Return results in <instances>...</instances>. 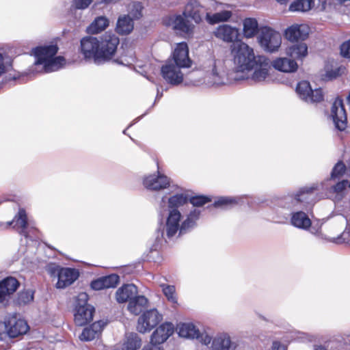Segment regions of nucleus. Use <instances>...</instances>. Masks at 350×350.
<instances>
[{"instance_id":"obj_20","label":"nucleus","mask_w":350,"mask_h":350,"mask_svg":"<svg viewBox=\"0 0 350 350\" xmlns=\"http://www.w3.org/2000/svg\"><path fill=\"white\" fill-rule=\"evenodd\" d=\"M315 190H317V187L314 185L301 188L292 200V202L295 204L300 202L303 204L304 207L307 208L313 205L317 200Z\"/></svg>"},{"instance_id":"obj_23","label":"nucleus","mask_w":350,"mask_h":350,"mask_svg":"<svg viewBox=\"0 0 350 350\" xmlns=\"http://www.w3.org/2000/svg\"><path fill=\"white\" fill-rule=\"evenodd\" d=\"M174 325L171 323H165L158 327L151 335V340L159 345L165 342L174 333Z\"/></svg>"},{"instance_id":"obj_5","label":"nucleus","mask_w":350,"mask_h":350,"mask_svg":"<svg viewBox=\"0 0 350 350\" xmlns=\"http://www.w3.org/2000/svg\"><path fill=\"white\" fill-rule=\"evenodd\" d=\"M88 295L80 293L75 299L74 308V322L77 326H84L93 319L94 308L88 304Z\"/></svg>"},{"instance_id":"obj_54","label":"nucleus","mask_w":350,"mask_h":350,"mask_svg":"<svg viewBox=\"0 0 350 350\" xmlns=\"http://www.w3.org/2000/svg\"><path fill=\"white\" fill-rule=\"evenodd\" d=\"M5 71V66L4 64V59L2 54L0 53V76H1Z\"/></svg>"},{"instance_id":"obj_38","label":"nucleus","mask_w":350,"mask_h":350,"mask_svg":"<svg viewBox=\"0 0 350 350\" xmlns=\"http://www.w3.org/2000/svg\"><path fill=\"white\" fill-rule=\"evenodd\" d=\"M133 27V18L129 15H123L118 20L116 31L120 34L126 35L131 32Z\"/></svg>"},{"instance_id":"obj_21","label":"nucleus","mask_w":350,"mask_h":350,"mask_svg":"<svg viewBox=\"0 0 350 350\" xmlns=\"http://www.w3.org/2000/svg\"><path fill=\"white\" fill-rule=\"evenodd\" d=\"M310 33V27L306 24H294L285 31V37L291 42L306 40Z\"/></svg>"},{"instance_id":"obj_44","label":"nucleus","mask_w":350,"mask_h":350,"mask_svg":"<svg viewBox=\"0 0 350 350\" xmlns=\"http://www.w3.org/2000/svg\"><path fill=\"white\" fill-rule=\"evenodd\" d=\"M142 5L139 2H133L129 6V15L133 20L139 18L142 16Z\"/></svg>"},{"instance_id":"obj_7","label":"nucleus","mask_w":350,"mask_h":350,"mask_svg":"<svg viewBox=\"0 0 350 350\" xmlns=\"http://www.w3.org/2000/svg\"><path fill=\"white\" fill-rule=\"evenodd\" d=\"M258 42L265 51L275 52L281 45L282 36L279 32L273 29L264 27L260 29Z\"/></svg>"},{"instance_id":"obj_11","label":"nucleus","mask_w":350,"mask_h":350,"mask_svg":"<svg viewBox=\"0 0 350 350\" xmlns=\"http://www.w3.org/2000/svg\"><path fill=\"white\" fill-rule=\"evenodd\" d=\"M161 320L162 316L157 310H148L138 319L137 330L142 334L148 332Z\"/></svg>"},{"instance_id":"obj_31","label":"nucleus","mask_w":350,"mask_h":350,"mask_svg":"<svg viewBox=\"0 0 350 350\" xmlns=\"http://www.w3.org/2000/svg\"><path fill=\"white\" fill-rule=\"evenodd\" d=\"M275 69L284 72H292L297 69V64L293 59L281 57L275 59L271 64Z\"/></svg>"},{"instance_id":"obj_15","label":"nucleus","mask_w":350,"mask_h":350,"mask_svg":"<svg viewBox=\"0 0 350 350\" xmlns=\"http://www.w3.org/2000/svg\"><path fill=\"white\" fill-rule=\"evenodd\" d=\"M213 36L226 43H234L240 36L239 29L230 25L224 24L217 26L213 31Z\"/></svg>"},{"instance_id":"obj_28","label":"nucleus","mask_w":350,"mask_h":350,"mask_svg":"<svg viewBox=\"0 0 350 350\" xmlns=\"http://www.w3.org/2000/svg\"><path fill=\"white\" fill-rule=\"evenodd\" d=\"M18 286V282L14 278H7L0 282V303L3 304Z\"/></svg>"},{"instance_id":"obj_36","label":"nucleus","mask_w":350,"mask_h":350,"mask_svg":"<svg viewBox=\"0 0 350 350\" xmlns=\"http://www.w3.org/2000/svg\"><path fill=\"white\" fill-rule=\"evenodd\" d=\"M142 346V338L134 332L127 333L122 345V350H137Z\"/></svg>"},{"instance_id":"obj_49","label":"nucleus","mask_w":350,"mask_h":350,"mask_svg":"<svg viewBox=\"0 0 350 350\" xmlns=\"http://www.w3.org/2000/svg\"><path fill=\"white\" fill-rule=\"evenodd\" d=\"M236 201L234 198H228V197H221L219 198L217 201L215 202L214 206L215 207H219L221 206H225L228 204H231L235 203Z\"/></svg>"},{"instance_id":"obj_18","label":"nucleus","mask_w":350,"mask_h":350,"mask_svg":"<svg viewBox=\"0 0 350 350\" xmlns=\"http://www.w3.org/2000/svg\"><path fill=\"white\" fill-rule=\"evenodd\" d=\"M331 116L336 129L344 131L347 128V117L342 100L336 99L334 102Z\"/></svg>"},{"instance_id":"obj_33","label":"nucleus","mask_w":350,"mask_h":350,"mask_svg":"<svg viewBox=\"0 0 350 350\" xmlns=\"http://www.w3.org/2000/svg\"><path fill=\"white\" fill-rule=\"evenodd\" d=\"M286 53L293 59H302L308 55V46L303 42L293 44L286 49Z\"/></svg>"},{"instance_id":"obj_16","label":"nucleus","mask_w":350,"mask_h":350,"mask_svg":"<svg viewBox=\"0 0 350 350\" xmlns=\"http://www.w3.org/2000/svg\"><path fill=\"white\" fill-rule=\"evenodd\" d=\"M271 68V64L268 58L262 55L257 56V61L254 65L253 73L251 79L254 82H261L265 81L269 76V70Z\"/></svg>"},{"instance_id":"obj_32","label":"nucleus","mask_w":350,"mask_h":350,"mask_svg":"<svg viewBox=\"0 0 350 350\" xmlns=\"http://www.w3.org/2000/svg\"><path fill=\"white\" fill-rule=\"evenodd\" d=\"M291 224L300 229L306 230L311 226V221L308 216L303 211H297L292 213Z\"/></svg>"},{"instance_id":"obj_41","label":"nucleus","mask_w":350,"mask_h":350,"mask_svg":"<svg viewBox=\"0 0 350 350\" xmlns=\"http://www.w3.org/2000/svg\"><path fill=\"white\" fill-rule=\"evenodd\" d=\"M314 6V0H295L289 6L291 12H306Z\"/></svg>"},{"instance_id":"obj_55","label":"nucleus","mask_w":350,"mask_h":350,"mask_svg":"<svg viewBox=\"0 0 350 350\" xmlns=\"http://www.w3.org/2000/svg\"><path fill=\"white\" fill-rule=\"evenodd\" d=\"M319 230H320V228H315V227H314V226H312V227H311V228L310 229V232L312 234H319Z\"/></svg>"},{"instance_id":"obj_24","label":"nucleus","mask_w":350,"mask_h":350,"mask_svg":"<svg viewBox=\"0 0 350 350\" xmlns=\"http://www.w3.org/2000/svg\"><path fill=\"white\" fill-rule=\"evenodd\" d=\"M79 273L74 269L62 268L58 272L57 288H64L72 284L78 278Z\"/></svg>"},{"instance_id":"obj_57","label":"nucleus","mask_w":350,"mask_h":350,"mask_svg":"<svg viewBox=\"0 0 350 350\" xmlns=\"http://www.w3.org/2000/svg\"><path fill=\"white\" fill-rule=\"evenodd\" d=\"M314 350H327V349L323 346H316L314 347Z\"/></svg>"},{"instance_id":"obj_58","label":"nucleus","mask_w":350,"mask_h":350,"mask_svg":"<svg viewBox=\"0 0 350 350\" xmlns=\"http://www.w3.org/2000/svg\"><path fill=\"white\" fill-rule=\"evenodd\" d=\"M276 1L279 3L283 5V4H286V3L288 2V0H276Z\"/></svg>"},{"instance_id":"obj_37","label":"nucleus","mask_w":350,"mask_h":350,"mask_svg":"<svg viewBox=\"0 0 350 350\" xmlns=\"http://www.w3.org/2000/svg\"><path fill=\"white\" fill-rule=\"evenodd\" d=\"M258 31V23L256 18H246L243 21V34L245 38H254Z\"/></svg>"},{"instance_id":"obj_12","label":"nucleus","mask_w":350,"mask_h":350,"mask_svg":"<svg viewBox=\"0 0 350 350\" xmlns=\"http://www.w3.org/2000/svg\"><path fill=\"white\" fill-rule=\"evenodd\" d=\"M296 92L301 99L307 103H319L323 98L321 89L312 90L309 82L303 81L297 84Z\"/></svg>"},{"instance_id":"obj_29","label":"nucleus","mask_w":350,"mask_h":350,"mask_svg":"<svg viewBox=\"0 0 350 350\" xmlns=\"http://www.w3.org/2000/svg\"><path fill=\"white\" fill-rule=\"evenodd\" d=\"M15 224L14 226V228L20 229L19 233L25 236V237H28V232L27 230V217L26 215V212L24 209L21 208L18 211V214L14 217L12 221H8L5 226V228H9L12 224Z\"/></svg>"},{"instance_id":"obj_46","label":"nucleus","mask_w":350,"mask_h":350,"mask_svg":"<svg viewBox=\"0 0 350 350\" xmlns=\"http://www.w3.org/2000/svg\"><path fill=\"white\" fill-rule=\"evenodd\" d=\"M33 299V293L31 291H25L18 294V302L19 304H27Z\"/></svg>"},{"instance_id":"obj_8","label":"nucleus","mask_w":350,"mask_h":350,"mask_svg":"<svg viewBox=\"0 0 350 350\" xmlns=\"http://www.w3.org/2000/svg\"><path fill=\"white\" fill-rule=\"evenodd\" d=\"M187 17L182 14H173L165 17L163 23L178 33L190 36L193 34L196 26Z\"/></svg>"},{"instance_id":"obj_2","label":"nucleus","mask_w":350,"mask_h":350,"mask_svg":"<svg viewBox=\"0 0 350 350\" xmlns=\"http://www.w3.org/2000/svg\"><path fill=\"white\" fill-rule=\"evenodd\" d=\"M230 51L237 72L252 71L257 61L252 47L242 40H238L230 45Z\"/></svg>"},{"instance_id":"obj_53","label":"nucleus","mask_w":350,"mask_h":350,"mask_svg":"<svg viewBox=\"0 0 350 350\" xmlns=\"http://www.w3.org/2000/svg\"><path fill=\"white\" fill-rule=\"evenodd\" d=\"M272 350H286V347L278 341H274L271 347Z\"/></svg>"},{"instance_id":"obj_39","label":"nucleus","mask_w":350,"mask_h":350,"mask_svg":"<svg viewBox=\"0 0 350 350\" xmlns=\"http://www.w3.org/2000/svg\"><path fill=\"white\" fill-rule=\"evenodd\" d=\"M232 13L230 10H221L214 14L206 13V20L210 25L226 22L232 17Z\"/></svg>"},{"instance_id":"obj_17","label":"nucleus","mask_w":350,"mask_h":350,"mask_svg":"<svg viewBox=\"0 0 350 350\" xmlns=\"http://www.w3.org/2000/svg\"><path fill=\"white\" fill-rule=\"evenodd\" d=\"M183 12L185 17L191 18L196 24H200L207 12L198 0H189Z\"/></svg>"},{"instance_id":"obj_13","label":"nucleus","mask_w":350,"mask_h":350,"mask_svg":"<svg viewBox=\"0 0 350 350\" xmlns=\"http://www.w3.org/2000/svg\"><path fill=\"white\" fill-rule=\"evenodd\" d=\"M99 40L96 38L88 36L81 40V50L85 59H93L97 64H100L99 56L100 51Z\"/></svg>"},{"instance_id":"obj_50","label":"nucleus","mask_w":350,"mask_h":350,"mask_svg":"<svg viewBox=\"0 0 350 350\" xmlns=\"http://www.w3.org/2000/svg\"><path fill=\"white\" fill-rule=\"evenodd\" d=\"M340 53L342 57L350 58V39L342 44Z\"/></svg>"},{"instance_id":"obj_4","label":"nucleus","mask_w":350,"mask_h":350,"mask_svg":"<svg viewBox=\"0 0 350 350\" xmlns=\"http://www.w3.org/2000/svg\"><path fill=\"white\" fill-rule=\"evenodd\" d=\"M200 211L194 210L191 212L187 218L180 224L181 220V214L177 209L170 210L169 215L166 221V234L168 238L174 237L179 230V234L185 233L187 230L193 228L196 220L198 218Z\"/></svg>"},{"instance_id":"obj_43","label":"nucleus","mask_w":350,"mask_h":350,"mask_svg":"<svg viewBox=\"0 0 350 350\" xmlns=\"http://www.w3.org/2000/svg\"><path fill=\"white\" fill-rule=\"evenodd\" d=\"M347 184L348 181L345 180L338 182L335 185L331 187L329 192L335 193L336 195V198L338 200H340L343 196L344 191L346 189Z\"/></svg>"},{"instance_id":"obj_26","label":"nucleus","mask_w":350,"mask_h":350,"mask_svg":"<svg viewBox=\"0 0 350 350\" xmlns=\"http://www.w3.org/2000/svg\"><path fill=\"white\" fill-rule=\"evenodd\" d=\"M210 348L211 350H231L234 349L233 342L226 333H219L211 338Z\"/></svg>"},{"instance_id":"obj_14","label":"nucleus","mask_w":350,"mask_h":350,"mask_svg":"<svg viewBox=\"0 0 350 350\" xmlns=\"http://www.w3.org/2000/svg\"><path fill=\"white\" fill-rule=\"evenodd\" d=\"M178 65L167 61L165 64L161 67V75L163 79L169 83L173 85H177L183 81L184 75Z\"/></svg>"},{"instance_id":"obj_30","label":"nucleus","mask_w":350,"mask_h":350,"mask_svg":"<svg viewBox=\"0 0 350 350\" xmlns=\"http://www.w3.org/2000/svg\"><path fill=\"white\" fill-rule=\"evenodd\" d=\"M118 282L119 276L116 274H111L92 281L91 287L94 290L99 291L104 288H114Z\"/></svg>"},{"instance_id":"obj_22","label":"nucleus","mask_w":350,"mask_h":350,"mask_svg":"<svg viewBox=\"0 0 350 350\" xmlns=\"http://www.w3.org/2000/svg\"><path fill=\"white\" fill-rule=\"evenodd\" d=\"M144 186L150 190H160L169 186L170 179L165 175L161 174L158 171V174H152L146 176L143 180Z\"/></svg>"},{"instance_id":"obj_9","label":"nucleus","mask_w":350,"mask_h":350,"mask_svg":"<svg viewBox=\"0 0 350 350\" xmlns=\"http://www.w3.org/2000/svg\"><path fill=\"white\" fill-rule=\"evenodd\" d=\"M5 329L10 338H16L26 334L29 329L27 322L23 319H18L16 317H10L4 323L0 321V334Z\"/></svg>"},{"instance_id":"obj_42","label":"nucleus","mask_w":350,"mask_h":350,"mask_svg":"<svg viewBox=\"0 0 350 350\" xmlns=\"http://www.w3.org/2000/svg\"><path fill=\"white\" fill-rule=\"evenodd\" d=\"M188 196L185 193H176L168 199L170 210L177 209L188 201Z\"/></svg>"},{"instance_id":"obj_3","label":"nucleus","mask_w":350,"mask_h":350,"mask_svg":"<svg viewBox=\"0 0 350 350\" xmlns=\"http://www.w3.org/2000/svg\"><path fill=\"white\" fill-rule=\"evenodd\" d=\"M57 51V45L54 44L35 48L33 51L36 58L35 64L43 65L46 72L59 70L65 64L66 60L61 56L54 57Z\"/></svg>"},{"instance_id":"obj_52","label":"nucleus","mask_w":350,"mask_h":350,"mask_svg":"<svg viewBox=\"0 0 350 350\" xmlns=\"http://www.w3.org/2000/svg\"><path fill=\"white\" fill-rule=\"evenodd\" d=\"M142 350H163V349L159 344H156V342H153L150 340V343L145 345Z\"/></svg>"},{"instance_id":"obj_1","label":"nucleus","mask_w":350,"mask_h":350,"mask_svg":"<svg viewBox=\"0 0 350 350\" xmlns=\"http://www.w3.org/2000/svg\"><path fill=\"white\" fill-rule=\"evenodd\" d=\"M206 83L209 86H221L230 84L233 81L226 66V61L213 55L205 63Z\"/></svg>"},{"instance_id":"obj_34","label":"nucleus","mask_w":350,"mask_h":350,"mask_svg":"<svg viewBox=\"0 0 350 350\" xmlns=\"http://www.w3.org/2000/svg\"><path fill=\"white\" fill-rule=\"evenodd\" d=\"M148 299L143 295H135L129 302L127 308L130 312L133 314L137 315L147 307Z\"/></svg>"},{"instance_id":"obj_19","label":"nucleus","mask_w":350,"mask_h":350,"mask_svg":"<svg viewBox=\"0 0 350 350\" xmlns=\"http://www.w3.org/2000/svg\"><path fill=\"white\" fill-rule=\"evenodd\" d=\"M172 62L180 68H190L192 61L189 57V48L186 42L177 44L172 55Z\"/></svg>"},{"instance_id":"obj_51","label":"nucleus","mask_w":350,"mask_h":350,"mask_svg":"<svg viewBox=\"0 0 350 350\" xmlns=\"http://www.w3.org/2000/svg\"><path fill=\"white\" fill-rule=\"evenodd\" d=\"M92 0H75L76 8L78 9H85L89 6Z\"/></svg>"},{"instance_id":"obj_40","label":"nucleus","mask_w":350,"mask_h":350,"mask_svg":"<svg viewBox=\"0 0 350 350\" xmlns=\"http://www.w3.org/2000/svg\"><path fill=\"white\" fill-rule=\"evenodd\" d=\"M109 21L105 16H98L88 27V32L92 34L98 33L109 26Z\"/></svg>"},{"instance_id":"obj_35","label":"nucleus","mask_w":350,"mask_h":350,"mask_svg":"<svg viewBox=\"0 0 350 350\" xmlns=\"http://www.w3.org/2000/svg\"><path fill=\"white\" fill-rule=\"evenodd\" d=\"M334 222L340 224L341 228L346 226V229L342 234L336 239L337 243H349L350 241V219L343 216L339 215L335 218Z\"/></svg>"},{"instance_id":"obj_47","label":"nucleus","mask_w":350,"mask_h":350,"mask_svg":"<svg viewBox=\"0 0 350 350\" xmlns=\"http://www.w3.org/2000/svg\"><path fill=\"white\" fill-rule=\"evenodd\" d=\"M345 170V165L342 162H338L336 164L332 172V179H336L340 178Z\"/></svg>"},{"instance_id":"obj_10","label":"nucleus","mask_w":350,"mask_h":350,"mask_svg":"<svg viewBox=\"0 0 350 350\" xmlns=\"http://www.w3.org/2000/svg\"><path fill=\"white\" fill-rule=\"evenodd\" d=\"M176 330L180 337L197 338L205 345H208L211 340V337L206 334H200L199 329L191 323H179L177 325Z\"/></svg>"},{"instance_id":"obj_45","label":"nucleus","mask_w":350,"mask_h":350,"mask_svg":"<svg viewBox=\"0 0 350 350\" xmlns=\"http://www.w3.org/2000/svg\"><path fill=\"white\" fill-rule=\"evenodd\" d=\"M160 286L162 288V291L164 293L167 299L173 302L176 303L177 299L175 295V287L172 285H166L164 284H160Z\"/></svg>"},{"instance_id":"obj_25","label":"nucleus","mask_w":350,"mask_h":350,"mask_svg":"<svg viewBox=\"0 0 350 350\" xmlns=\"http://www.w3.org/2000/svg\"><path fill=\"white\" fill-rule=\"evenodd\" d=\"M107 323L103 321H98L92 323L90 327H85L79 336L82 341H90L98 337Z\"/></svg>"},{"instance_id":"obj_27","label":"nucleus","mask_w":350,"mask_h":350,"mask_svg":"<svg viewBox=\"0 0 350 350\" xmlns=\"http://www.w3.org/2000/svg\"><path fill=\"white\" fill-rule=\"evenodd\" d=\"M137 288L133 284H124L118 288L116 292V299L120 304L130 301L137 295Z\"/></svg>"},{"instance_id":"obj_56","label":"nucleus","mask_w":350,"mask_h":350,"mask_svg":"<svg viewBox=\"0 0 350 350\" xmlns=\"http://www.w3.org/2000/svg\"><path fill=\"white\" fill-rule=\"evenodd\" d=\"M326 5H327V3H326V1H322V3H321V6L319 9L320 11H323L325 10V7H326Z\"/></svg>"},{"instance_id":"obj_48","label":"nucleus","mask_w":350,"mask_h":350,"mask_svg":"<svg viewBox=\"0 0 350 350\" xmlns=\"http://www.w3.org/2000/svg\"><path fill=\"white\" fill-rule=\"evenodd\" d=\"M189 200L193 206H202L206 203L210 202L211 198L204 196H198L192 197Z\"/></svg>"},{"instance_id":"obj_6","label":"nucleus","mask_w":350,"mask_h":350,"mask_svg":"<svg viewBox=\"0 0 350 350\" xmlns=\"http://www.w3.org/2000/svg\"><path fill=\"white\" fill-rule=\"evenodd\" d=\"M99 42L100 51L97 59H100V64H103L114 55L119 44V38L116 34L107 32L100 38Z\"/></svg>"}]
</instances>
